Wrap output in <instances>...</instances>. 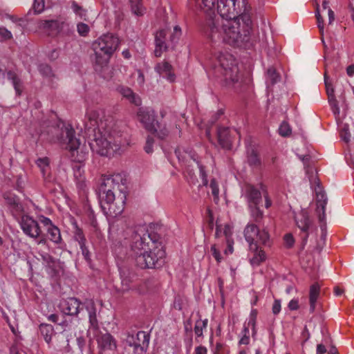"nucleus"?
Listing matches in <instances>:
<instances>
[{"mask_svg":"<svg viewBox=\"0 0 354 354\" xmlns=\"http://www.w3.org/2000/svg\"><path fill=\"white\" fill-rule=\"evenodd\" d=\"M243 12L232 20L211 19L207 22V35L212 42L226 43L234 47L250 48L252 28L251 7L242 0Z\"/></svg>","mask_w":354,"mask_h":354,"instance_id":"1","label":"nucleus"},{"mask_svg":"<svg viewBox=\"0 0 354 354\" xmlns=\"http://www.w3.org/2000/svg\"><path fill=\"white\" fill-rule=\"evenodd\" d=\"M99 116L97 111L86 110L84 122L88 132L92 129L93 138L89 143L91 149L102 156H114L123 145L122 133L111 123L102 121L98 123Z\"/></svg>","mask_w":354,"mask_h":354,"instance_id":"2","label":"nucleus"},{"mask_svg":"<svg viewBox=\"0 0 354 354\" xmlns=\"http://www.w3.org/2000/svg\"><path fill=\"white\" fill-rule=\"evenodd\" d=\"M131 239V247L138 267L142 269L159 268L165 264V252L157 233L149 232L145 227H138Z\"/></svg>","mask_w":354,"mask_h":354,"instance_id":"3","label":"nucleus"},{"mask_svg":"<svg viewBox=\"0 0 354 354\" xmlns=\"http://www.w3.org/2000/svg\"><path fill=\"white\" fill-rule=\"evenodd\" d=\"M244 237L249 244L250 250L254 253L250 263L254 266H259L266 259L265 252L261 246H270V234L266 228L261 230L254 223H248L244 229Z\"/></svg>","mask_w":354,"mask_h":354,"instance_id":"4","label":"nucleus"},{"mask_svg":"<svg viewBox=\"0 0 354 354\" xmlns=\"http://www.w3.org/2000/svg\"><path fill=\"white\" fill-rule=\"evenodd\" d=\"M119 44V39L113 34L101 36L93 44L95 52V70L101 73L107 67L108 62Z\"/></svg>","mask_w":354,"mask_h":354,"instance_id":"5","label":"nucleus"},{"mask_svg":"<svg viewBox=\"0 0 354 354\" xmlns=\"http://www.w3.org/2000/svg\"><path fill=\"white\" fill-rule=\"evenodd\" d=\"M97 193L100 207L105 215L115 217L123 212L127 198L126 194H123L118 196V199L120 201L118 204L115 202L116 194L111 192V189H106L100 185Z\"/></svg>","mask_w":354,"mask_h":354,"instance_id":"6","label":"nucleus"},{"mask_svg":"<svg viewBox=\"0 0 354 354\" xmlns=\"http://www.w3.org/2000/svg\"><path fill=\"white\" fill-rule=\"evenodd\" d=\"M214 70L216 75L222 79L226 85H232L239 80L236 61L230 54H221Z\"/></svg>","mask_w":354,"mask_h":354,"instance_id":"7","label":"nucleus"},{"mask_svg":"<svg viewBox=\"0 0 354 354\" xmlns=\"http://www.w3.org/2000/svg\"><path fill=\"white\" fill-rule=\"evenodd\" d=\"M216 3L221 19L232 20L243 12L242 0H216Z\"/></svg>","mask_w":354,"mask_h":354,"instance_id":"8","label":"nucleus"},{"mask_svg":"<svg viewBox=\"0 0 354 354\" xmlns=\"http://www.w3.org/2000/svg\"><path fill=\"white\" fill-rule=\"evenodd\" d=\"M127 178L122 174H114L111 176H102L100 185L106 189H111L115 194H126Z\"/></svg>","mask_w":354,"mask_h":354,"instance_id":"9","label":"nucleus"},{"mask_svg":"<svg viewBox=\"0 0 354 354\" xmlns=\"http://www.w3.org/2000/svg\"><path fill=\"white\" fill-rule=\"evenodd\" d=\"M297 226L300 230L299 236L301 239V247L306 245L310 233L316 229L313 221L310 218L308 213L305 209H301L295 216Z\"/></svg>","mask_w":354,"mask_h":354,"instance_id":"10","label":"nucleus"},{"mask_svg":"<svg viewBox=\"0 0 354 354\" xmlns=\"http://www.w3.org/2000/svg\"><path fill=\"white\" fill-rule=\"evenodd\" d=\"M126 344L133 347L134 354H145L149 346V335L145 331H138L136 335L128 333Z\"/></svg>","mask_w":354,"mask_h":354,"instance_id":"11","label":"nucleus"},{"mask_svg":"<svg viewBox=\"0 0 354 354\" xmlns=\"http://www.w3.org/2000/svg\"><path fill=\"white\" fill-rule=\"evenodd\" d=\"M313 182L317 184V187H315L317 201L316 212L318 214V219L320 223L321 228L323 230V227L326 225L325 208L328 202V198L325 192L323 190V187L320 186L319 179L315 177L311 183Z\"/></svg>","mask_w":354,"mask_h":354,"instance_id":"12","label":"nucleus"},{"mask_svg":"<svg viewBox=\"0 0 354 354\" xmlns=\"http://www.w3.org/2000/svg\"><path fill=\"white\" fill-rule=\"evenodd\" d=\"M75 130L71 126H66L61 129L57 139L66 149L71 151L77 150L80 145L79 139L75 137Z\"/></svg>","mask_w":354,"mask_h":354,"instance_id":"13","label":"nucleus"},{"mask_svg":"<svg viewBox=\"0 0 354 354\" xmlns=\"http://www.w3.org/2000/svg\"><path fill=\"white\" fill-rule=\"evenodd\" d=\"M21 227L27 236L37 239L41 234L38 222L28 215H23L20 221Z\"/></svg>","mask_w":354,"mask_h":354,"instance_id":"14","label":"nucleus"},{"mask_svg":"<svg viewBox=\"0 0 354 354\" xmlns=\"http://www.w3.org/2000/svg\"><path fill=\"white\" fill-rule=\"evenodd\" d=\"M82 304L75 297H69L66 299H62L59 304V308L61 311L67 315L75 316L77 315L80 310L82 309Z\"/></svg>","mask_w":354,"mask_h":354,"instance_id":"15","label":"nucleus"},{"mask_svg":"<svg viewBox=\"0 0 354 354\" xmlns=\"http://www.w3.org/2000/svg\"><path fill=\"white\" fill-rule=\"evenodd\" d=\"M138 120L148 131L155 129V113L153 111L146 108H140L137 113Z\"/></svg>","mask_w":354,"mask_h":354,"instance_id":"16","label":"nucleus"},{"mask_svg":"<svg viewBox=\"0 0 354 354\" xmlns=\"http://www.w3.org/2000/svg\"><path fill=\"white\" fill-rule=\"evenodd\" d=\"M82 308H85L88 314L89 318V330H92L95 333L99 330L98 321L97 319V309L93 299H86L82 304Z\"/></svg>","mask_w":354,"mask_h":354,"instance_id":"17","label":"nucleus"},{"mask_svg":"<svg viewBox=\"0 0 354 354\" xmlns=\"http://www.w3.org/2000/svg\"><path fill=\"white\" fill-rule=\"evenodd\" d=\"M3 197L13 215H19L24 212L23 205L17 195L8 192L3 194Z\"/></svg>","mask_w":354,"mask_h":354,"instance_id":"18","label":"nucleus"},{"mask_svg":"<svg viewBox=\"0 0 354 354\" xmlns=\"http://www.w3.org/2000/svg\"><path fill=\"white\" fill-rule=\"evenodd\" d=\"M62 23L57 19L39 20L37 22V27L44 32L50 34L57 33L62 28Z\"/></svg>","mask_w":354,"mask_h":354,"instance_id":"19","label":"nucleus"},{"mask_svg":"<svg viewBox=\"0 0 354 354\" xmlns=\"http://www.w3.org/2000/svg\"><path fill=\"white\" fill-rule=\"evenodd\" d=\"M167 30L162 29L156 32L155 35V44L156 48L154 50V55L156 57H159L161 56L163 51L167 50L168 46L167 44Z\"/></svg>","mask_w":354,"mask_h":354,"instance_id":"20","label":"nucleus"},{"mask_svg":"<svg viewBox=\"0 0 354 354\" xmlns=\"http://www.w3.org/2000/svg\"><path fill=\"white\" fill-rule=\"evenodd\" d=\"M324 82L326 86V93L328 95V101L331 107L333 113L335 115L339 114V107L338 105V101L335 95V90L330 82H328L326 75L324 76Z\"/></svg>","mask_w":354,"mask_h":354,"instance_id":"21","label":"nucleus"},{"mask_svg":"<svg viewBox=\"0 0 354 354\" xmlns=\"http://www.w3.org/2000/svg\"><path fill=\"white\" fill-rule=\"evenodd\" d=\"M218 140L221 146L230 149L232 145V136L228 127H219L217 130Z\"/></svg>","mask_w":354,"mask_h":354,"instance_id":"22","label":"nucleus"},{"mask_svg":"<svg viewBox=\"0 0 354 354\" xmlns=\"http://www.w3.org/2000/svg\"><path fill=\"white\" fill-rule=\"evenodd\" d=\"M97 341L100 347L104 350H115L117 345L113 337L109 333L98 335Z\"/></svg>","mask_w":354,"mask_h":354,"instance_id":"23","label":"nucleus"},{"mask_svg":"<svg viewBox=\"0 0 354 354\" xmlns=\"http://www.w3.org/2000/svg\"><path fill=\"white\" fill-rule=\"evenodd\" d=\"M245 192L248 200L249 207L259 205V203L262 202L261 193L253 185H247Z\"/></svg>","mask_w":354,"mask_h":354,"instance_id":"24","label":"nucleus"},{"mask_svg":"<svg viewBox=\"0 0 354 354\" xmlns=\"http://www.w3.org/2000/svg\"><path fill=\"white\" fill-rule=\"evenodd\" d=\"M118 91L131 103L136 106H140L141 104V99L136 95L133 91L127 86H120L117 88Z\"/></svg>","mask_w":354,"mask_h":354,"instance_id":"25","label":"nucleus"},{"mask_svg":"<svg viewBox=\"0 0 354 354\" xmlns=\"http://www.w3.org/2000/svg\"><path fill=\"white\" fill-rule=\"evenodd\" d=\"M155 70L161 75L165 77L170 82H174L175 80V75L172 73V66L167 62L158 63Z\"/></svg>","mask_w":354,"mask_h":354,"instance_id":"26","label":"nucleus"},{"mask_svg":"<svg viewBox=\"0 0 354 354\" xmlns=\"http://www.w3.org/2000/svg\"><path fill=\"white\" fill-rule=\"evenodd\" d=\"M247 162L248 165L255 169H259L261 166V160L258 151L251 147L247 151Z\"/></svg>","mask_w":354,"mask_h":354,"instance_id":"27","label":"nucleus"},{"mask_svg":"<svg viewBox=\"0 0 354 354\" xmlns=\"http://www.w3.org/2000/svg\"><path fill=\"white\" fill-rule=\"evenodd\" d=\"M7 78L12 82L17 96H20L23 91V83L19 77L12 71L6 73Z\"/></svg>","mask_w":354,"mask_h":354,"instance_id":"28","label":"nucleus"},{"mask_svg":"<svg viewBox=\"0 0 354 354\" xmlns=\"http://www.w3.org/2000/svg\"><path fill=\"white\" fill-rule=\"evenodd\" d=\"M320 286L317 283H313L310 288L309 302L310 313H313L315 310L316 302L319 295Z\"/></svg>","mask_w":354,"mask_h":354,"instance_id":"29","label":"nucleus"},{"mask_svg":"<svg viewBox=\"0 0 354 354\" xmlns=\"http://www.w3.org/2000/svg\"><path fill=\"white\" fill-rule=\"evenodd\" d=\"M175 154L179 161L188 162L189 160L196 161L195 158L196 155L192 151L185 150L181 147H177L176 149Z\"/></svg>","mask_w":354,"mask_h":354,"instance_id":"30","label":"nucleus"},{"mask_svg":"<svg viewBox=\"0 0 354 354\" xmlns=\"http://www.w3.org/2000/svg\"><path fill=\"white\" fill-rule=\"evenodd\" d=\"M41 256L46 266L51 270L53 274H56L57 272L59 261L48 253L42 254Z\"/></svg>","mask_w":354,"mask_h":354,"instance_id":"31","label":"nucleus"},{"mask_svg":"<svg viewBox=\"0 0 354 354\" xmlns=\"http://www.w3.org/2000/svg\"><path fill=\"white\" fill-rule=\"evenodd\" d=\"M39 331L44 337L46 343L49 344L51 341L53 335L54 334L53 326L48 324H41L39 326Z\"/></svg>","mask_w":354,"mask_h":354,"instance_id":"32","label":"nucleus"},{"mask_svg":"<svg viewBox=\"0 0 354 354\" xmlns=\"http://www.w3.org/2000/svg\"><path fill=\"white\" fill-rule=\"evenodd\" d=\"M150 132L156 134L158 138L160 140L165 139L169 135V130L167 129L165 124L156 122L155 129L149 131Z\"/></svg>","mask_w":354,"mask_h":354,"instance_id":"33","label":"nucleus"},{"mask_svg":"<svg viewBox=\"0 0 354 354\" xmlns=\"http://www.w3.org/2000/svg\"><path fill=\"white\" fill-rule=\"evenodd\" d=\"M72 225L74 239L79 243V245H84V243H86V240L83 230L78 226L75 220L72 222Z\"/></svg>","mask_w":354,"mask_h":354,"instance_id":"34","label":"nucleus"},{"mask_svg":"<svg viewBox=\"0 0 354 354\" xmlns=\"http://www.w3.org/2000/svg\"><path fill=\"white\" fill-rule=\"evenodd\" d=\"M47 233L49 235V239L51 241L56 244L62 242V239L60 234L59 229L55 225H50L47 228Z\"/></svg>","mask_w":354,"mask_h":354,"instance_id":"35","label":"nucleus"},{"mask_svg":"<svg viewBox=\"0 0 354 354\" xmlns=\"http://www.w3.org/2000/svg\"><path fill=\"white\" fill-rule=\"evenodd\" d=\"M132 12L137 16H142L145 8L142 5V0H129Z\"/></svg>","mask_w":354,"mask_h":354,"instance_id":"36","label":"nucleus"},{"mask_svg":"<svg viewBox=\"0 0 354 354\" xmlns=\"http://www.w3.org/2000/svg\"><path fill=\"white\" fill-rule=\"evenodd\" d=\"M49 159L47 157L38 158L36 161L37 165L40 168V170L44 176L50 172Z\"/></svg>","mask_w":354,"mask_h":354,"instance_id":"37","label":"nucleus"},{"mask_svg":"<svg viewBox=\"0 0 354 354\" xmlns=\"http://www.w3.org/2000/svg\"><path fill=\"white\" fill-rule=\"evenodd\" d=\"M280 81V76L273 67L269 68L267 71V82L270 85H274Z\"/></svg>","mask_w":354,"mask_h":354,"instance_id":"38","label":"nucleus"},{"mask_svg":"<svg viewBox=\"0 0 354 354\" xmlns=\"http://www.w3.org/2000/svg\"><path fill=\"white\" fill-rule=\"evenodd\" d=\"M259 205H252V207H249L250 209L251 216L253 218V220L256 223H260L263 217V212L259 209Z\"/></svg>","mask_w":354,"mask_h":354,"instance_id":"39","label":"nucleus"},{"mask_svg":"<svg viewBox=\"0 0 354 354\" xmlns=\"http://www.w3.org/2000/svg\"><path fill=\"white\" fill-rule=\"evenodd\" d=\"M299 157L300 160L304 164L305 168L306 169V174L309 176V180L310 182H312L313 179L315 178L314 174H313V169L312 167H310L308 165L310 161V156L309 155H304V156H299ZM315 177H317V176H315Z\"/></svg>","mask_w":354,"mask_h":354,"instance_id":"40","label":"nucleus"},{"mask_svg":"<svg viewBox=\"0 0 354 354\" xmlns=\"http://www.w3.org/2000/svg\"><path fill=\"white\" fill-rule=\"evenodd\" d=\"M207 319L204 320L198 319L196 321L194 326V333L197 337L203 336V330L207 326Z\"/></svg>","mask_w":354,"mask_h":354,"instance_id":"41","label":"nucleus"},{"mask_svg":"<svg viewBox=\"0 0 354 354\" xmlns=\"http://www.w3.org/2000/svg\"><path fill=\"white\" fill-rule=\"evenodd\" d=\"M209 187L211 188L212 194L214 196V201L217 203L219 200V188L218 183L215 178H212L210 181Z\"/></svg>","mask_w":354,"mask_h":354,"instance_id":"42","label":"nucleus"},{"mask_svg":"<svg viewBox=\"0 0 354 354\" xmlns=\"http://www.w3.org/2000/svg\"><path fill=\"white\" fill-rule=\"evenodd\" d=\"M73 169L75 178L81 181L84 175V169L82 165L80 162H75L73 165Z\"/></svg>","mask_w":354,"mask_h":354,"instance_id":"43","label":"nucleus"},{"mask_svg":"<svg viewBox=\"0 0 354 354\" xmlns=\"http://www.w3.org/2000/svg\"><path fill=\"white\" fill-rule=\"evenodd\" d=\"M291 132L292 130L288 123L283 121L279 128V133L283 137H287L291 134Z\"/></svg>","mask_w":354,"mask_h":354,"instance_id":"44","label":"nucleus"},{"mask_svg":"<svg viewBox=\"0 0 354 354\" xmlns=\"http://www.w3.org/2000/svg\"><path fill=\"white\" fill-rule=\"evenodd\" d=\"M39 71L41 74L46 77L53 76V73L51 67L47 64H41L39 66Z\"/></svg>","mask_w":354,"mask_h":354,"instance_id":"45","label":"nucleus"},{"mask_svg":"<svg viewBox=\"0 0 354 354\" xmlns=\"http://www.w3.org/2000/svg\"><path fill=\"white\" fill-rule=\"evenodd\" d=\"M200 171V176L202 179V183L203 186H207L208 185V180H207V174L206 173V171L205 170V167L202 165L198 161H196Z\"/></svg>","mask_w":354,"mask_h":354,"instance_id":"46","label":"nucleus"},{"mask_svg":"<svg viewBox=\"0 0 354 354\" xmlns=\"http://www.w3.org/2000/svg\"><path fill=\"white\" fill-rule=\"evenodd\" d=\"M71 8L76 15L81 17L86 15V10L81 6L78 5L76 1L72 2Z\"/></svg>","mask_w":354,"mask_h":354,"instance_id":"47","label":"nucleus"},{"mask_svg":"<svg viewBox=\"0 0 354 354\" xmlns=\"http://www.w3.org/2000/svg\"><path fill=\"white\" fill-rule=\"evenodd\" d=\"M45 7V2L44 0H35L33 3V10L35 12L39 14L41 13L44 10Z\"/></svg>","mask_w":354,"mask_h":354,"instance_id":"48","label":"nucleus"},{"mask_svg":"<svg viewBox=\"0 0 354 354\" xmlns=\"http://www.w3.org/2000/svg\"><path fill=\"white\" fill-rule=\"evenodd\" d=\"M12 38V33L4 27H0V41L3 42Z\"/></svg>","mask_w":354,"mask_h":354,"instance_id":"49","label":"nucleus"},{"mask_svg":"<svg viewBox=\"0 0 354 354\" xmlns=\"http://www.w3.org/2000/svg\"><path fill=\"white\" fill-rule=\"evenodd\" d=\"M316 18H317V26L319 29V32H320L322 36H323V35H324V19L320 14V10L318 7H317V10H316Z\"/></svg>","mask_w":354,"mask_h":354,"instance_id":"50","label":"nucleus"},{"mask_svg":"<svg viewBox=\"0 0 354 354\" xmlns=\"http://www.w3.org/2000/svg\"><path fill=\"white\" fill-rule=\"evenodd\" d=\"M77 32L82 36H86L89 32V27L84 23H79L77 26Z\"/></svg>","mask_w":354,"mask_h":354,"instance_id":"51","label":"nucleus"},{"mask_svg":"<svg viewBox=\"0 0 354 354\" xmlns=\"http://www.w3.org/2000/svg\"><path fill=\"white\" fill-rule=\"evenodd\" d=\"M340 137L342 140L348 143L350 141L351 134L348 132V126L345 125L340 131Z\"/></svg>","mask_w":354,"mask_h":354,"instance_id":"52","label":"nucleus"},{"mask_svg":"<svg viewBox=\"0 0 354 354\" xmlns=\"http://www.w3.org/2000/svg\"><path fill=\"white\" fill-rule=\"evenodd\" d=\"M181 35V29L178 26H176L174 28V32L170 36V41L172 43L176 42Z\"/></svg>","mask_w":354,"mask_h":354,"instance_id":"53","label":"nucleus"},{"mask_svg":"<svg viewBox=\"0 0 354 354\" xmlns=\"http://www.w3.org/2000/svg\"><path fill=\"white\" fill-rule=\"evenodd\" d=\"M196 3L202 7V4L208 8L209 9H212L214 8L216 4V0H196Z\"/></svg>","mask_w":354,"mask_h":354,"instance_id":"54","label":"nucleus"},{"mask_svg":"<svg viewBox=\"0 0 354 354\" xmlns=\"http://www.w3.org/2000/svg\"><path fill=\"white\" fill-rule=\"evenodd\" d=\"M154 143V139L152 137L148 136L146 140V144L144 147L145 151L147 153H151L153 152V145Z\"/></svg>","mask_w":354,"mask_h":354,"instance_id":"55","label":"nucleus"},{"mask_svg":"<svg viewBox=\"0 0 354 354\" xmlns=\"http://www.w3.org/2000/svg\"><path fill=\"white\" fill-rule=\"evenodd\" d=\"M80 249L82 250V254L84 256L85 260L88 263H90L91 261V254H90L88 248L86 246V243H84V245H80Z\"/></svg>","mask_w":354,"mask_h":354,"instance_id":"56","label":"nucleus"},{"mask_svg":"<svg viewBox=\"0 0 354 354\" xmlns=\"http://www.w3.org/2000/svg\"><path fill=\"white\" fill-rule=\"evenodd\" d=\"M211 252H212V256L216 260V261L218 263H220L221 261L222 257H221V254L219 250H218L216 249V245H212V247H211Z\"/></svg>","mask_w":354,"mask_h":354,"instance_id":"57","label":"nucleus"},{"mask_svg":"<svg viewBox=\"0 0 354 354\" xmlns=\"http://www.w3.org/2000/svg\"><path fill=\"white\" fill-rule=\"evenodd\" d=\"M285 244L288 248H291L295 243V239L291 234H286L284 236Z\"/></svg>","mask_w":354,"mask_h":354,"instance_id":"58","label":"nucleus"},{"mask_svg":"<svg viewBox=\"0 0 354 354\" xmlns=\"http://www.w3.org/2000/svg\"><path fill=\"white\" fill-rule=\"evenodd\" d=\"M272 313L274 315H277L279 313L281 310V301L279 299H275L272 306Z\"/></svg>","mask_w":354,"mask_h":354,"instance_id":"59","label":"nucleus"},{"mask_svg":"<svg viewBox=\"0 0 354 354\" xmlns=\"http://www.w3.org/2000/svg\"><path fill=\"white\" fill-rule=\"evenodd\" d=\"M207 216H208V221L207 225L209 228L212 230L214 228V216L212 210L210 209H207Z\"/></svg>","mask_w":354,"mask_h":354,"instance_id":"60","label":"nucleus"},{"mask_svg":"<svg viewBox=\"0 0 354 354\" xmlns=\"http://www.w3.org/2000/svg\"><path fill=\"white\" fill-rule=\"evenodd\" d=\"M299 307V301L297 299H292L288 304V308L290 310H296Z\"/></svg>","mask_w":354,"mask_h":354,"instance_id":"61","label":"nucleus"},{"mask_svg":"<svg viewBox=\"0 0 354 354\" xmlns=\"http://www.w3.org/2000/svg\"><path fill=\"white\" fill-rule=\"evenodd\" d=\"M40 222H41V223H43L45 226H46V227H47V228H48V227H50V225H53V223H52V222H51V221H50V218H47V217H45V216H41V218H40Z\"/></svg>","mask_w":354,"mask_h":354,"instance_id":"62","label":"nucleus"},{"mask_svg":"<svg viewBox=\"0 0 354 354\" xmlns=\"http://www.w3.org/2000/svg\"><path fill=\"white\" fill-rule=\"evenodd\" d=\"M327 352L326 346L322 344H319L317 346L316 354H324Z\"/></svg>","mask_w":354,"mask_h":354,"instance_id":"63","label":"nucleus"},{"mask_svg":"<svg viewBox=\"0 0 354 354\" xmlns=\"http://www.w3.org/2000/svg\"><path fill=\"white\" fill-rule=\"evenodd\" d=\"M59 57V51L57 49H53L50 51L48 55V57L50 60H55Z\"/></svg>","mask_w":354,"mask_h":354,"instance_id":"64","label":"nucleus"}]
</instances>
